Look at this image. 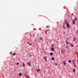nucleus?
Returning <instances> with one entry per match:
<instances>
[{
  "label": "nucleus",
  "mask_w": 78,
  "mask_h": 78,
  "mask_svg": "<svg viewBox=\"0 0 78 78\" xmlns=\"http://www.w3.org/2000/svg\"><path fill=\"white\" fill-rule=\"evenodd\" d=\"M27 64H28V66H30L31 63H30V62H27Z\"/></svg>",
  "instance_id": "1"
},
{
  "label": "nucleus",
  "mask_w": 78,
  "mask_h": 78,
  "mask_svg": "<svg viewBox=\"0 0 78 78\" xmlns=\"http://www.w3.org/2000/svg\"><path fill=\"white\" fill-rule=\"evenodd\" d=\"M72 63H73V64H76V62H75V60H73Z\"/></svg>",
  "instance_id": "2"
},
{
  "label": "nucleus",
  "mask_w": 78,
  "mask_h": 78,
  "mask_svg": "<svg viewBox=\"0 0 78 78\" xmlns=\"http://www.w3.org/2000/svg\"><path fill=\"white\" fill-rule=\"evenodd\" d=\"M65 24H66V26L67 27H70V25H69V24L68 23H65Z\"/></svg>",
  "instance_id": "3"
},
{
  "label": "nucleus",
  "mask_w": 78,
  "mask_h": 78,
  "mask_svg": "<svg viewBox=\"0 0 78 78\" xmlns=\"http://www.w3.org/2000/svg\"><path fill=\"white\" fill-rule=\"evenodd\" d=\"M44 59L46 61H47V57L46 56H44Z\"/></svg>",
  "instance_id": "4"
},
{
  "label": "nucleus",
  "mask_w": 78,
  "mask_h": 78,
  "mask_svg": "<svg viewBox=\"0 0 78 78\" xmlns=\"http://www.w3.org/2000/svg\"><path fill=\"white\" fill-rule=\"evenodd\" d=\"M23 67H25V64L24 63V62H23Z\"/></svg>",
  "instance_id": "5"
},
{
  "label": "nucleus",
  "mask_w": 78,
  "mask_h": 78,
  "mask_svg": "<svg viewBox=\"0 0 78 78\" xmlns=\"http://www.w3.org/2000/svg\"><path fill=\"white\" fill-rule=\"evenodd\" d=\"M73 25H74V24H75V20H73Z\"/></svg>",
  "instance_id": "6"
},
{
  "label": "nucleus",
  "mask_w": 78,
  "mask_h": 78,
  "mask_svg": "<svg viewBox=\"0 0 78 78\" xmlns=\"http://www.w3.org/2000/svg\"><path fill=\"white\" fill-rule=\"evenodd\" d=\"M66 42L67 45H69V42H67V40H66Z\"/></svg>",
  "instance_id": "7"
},
{
  "label": "nucleus",
  "mask_w": 78,
  "mask_h": 78,
  "mask_svg": "<svg viewBox=\"0 0 78 78\" xmlns=\"http://www.w3.org/2000/svg\"><path fill=\"white\" fill-rule=\"evenodd\" d=\"M51 51H54V48H52L51 49Z\"/></svg>",
  "instance_id": "8"
},
{
  "label": "nucleus",
  "mask_w": 78,
  "mask_h": 78,
  "mask_svg": "<svg viewBox=\"0 0 78 78\" xmlns=\"http://www.w3.org/2000/svg\"><path fill=\"white\" fill-rule=\"evenodd\" d=\"M27 44H29V45H32V44H30V43H29V42H28L27 41Z\"/></svg>",
  "instance_id": "9"
},
{
  "label": "nucleus",
  "mask_w": 78,
  "mask_h": 78,
  "mask_svg": "<svg viewBox=\"0 0 78 78\" xmlns=\"http://www.w3.org/2000/svg\"><path fill=\"white\" fill-rule=\"evenodd\" d=\"M76 40V37H74L73 39V41H75Z\"/></svg>",
  "instance_id": "10"
},
{
  "label": "nucleus",
  "mask_w": 78,
  "mask_h": 78,
  "mask_svg": "<svg viewBox=\"0 0 78 78\" xmlns=\"http://www.w3.org/2000/svg\"><path fill=\"white\" fill-rule=\"evenodd\" d=\"M51 56H52L53 55V52H50V53Z\"/></svg>",
  "instance_id": "11"
},
{
  "label": "nucleus",
  "mask_w": 78,
  "mask_h": 78,
  "mask_svg": "<svg viewBox=\"0 0 78 78\" xmlns=\"http://www.w3.org/2000/svg\"><path fill=\"white\" fill-rule=\"evenodd\" d=\"M65 25L64 24H63V28H64V29H66V27H65Z\"/></svg>",
  "instance_id": "12"
},
{
  "label": "nucleus",
  "mask_w": 78,
  "mask_h": 78,
  "mask_svg": "<svg viewBox=\"0 0 78 78\" xmlns=\"http://www.w3.org/2000/svg\"><path fill=\"white\" fill-rule=\"evenodd\" d=\"M71 47H74V45H73V44H71Z\"/></svg>",
  "instance_id": "13"
},
{
  "label": "nucleus",
  "mask_w": 78,
  "mask_h": 78,
  "mask_svg": "<svg viewBox=\"0 0 78 78\" xmlns=\"http://www.w3.org/2000/svg\"><path fill=\"white\" fill-rule=\"evenodd\" d=\"M72 62V61H71V60H69L68 61V62H69V63H70V62Z\"/></svg>",
  "instance_id": "14"
},
{
  "label": "nucleus",
  "mask_w": 78,
  "mask_h": 78,
  "mask_svg": "<svg viewBox=\"0 0 78 78\" xmlns=\"http://www.w3.org/2000/svg\"><path fill=\"white\" fill-rule=\"evenodd\" d=\"M40 69H37V72H40Z\"/></svg>",
  "instance_id": "15"
},
{
  "label": "nucleus",
  "mask_w": 78,
  "mask_h": 78,
  "mask_svg": "<svg viewBox=\"0 0 78 78\" xmlns=\"http://www.w3.org/2000/svg\"><path fill=\"white\" fill-rule=\"evenodd\" d=\"M73 70L74 73H75V69H73Z\"/></svg>",
  "instance_id": "16"
},
{
  "label": "nucleus",
  "mask_w": 78,
  "mask_h": 78,
  "mask_svg": "<svg viewBox=\"0 0 78 78\" xmlns=\"http://www.w3.org/2000/svg\"><path fill=\"white\" fill-rule=\"evenodd\" d=\"M19 76H21L22 74H21V73H19Z\"/></svg>",
  "instance_id": "17"
},
{
  "label": "nucleus",
  "mask_w": 78,
  "mask_h": 78,
  "mask_svg": "<svg viewBox=\"0 0 78 78\" xmlns=\"http://www.w3.org/2000/svg\"><path fill=\"white\" fill-rule=\"evenodd\" d=\"M75 64H74V67H76V65Z\"/></svg>",
  "instance_id": "18"
},
{
  "label": "nucleus",
  "mask_w": 78,
  "mask_h": 78,
  "mask_svg": "<svg viewBox=\"0 0 78 78\" xmlns=\"http://www.w3.org/2000/svg\"><path fill=\"white\" fill-rule=\"evenodd\" d=\"M51 60H55V58L52 57L51 58Z\"/></svg>",
  "instance_id": "19"
},
{
  "label": "nucleus",
  "mask_w": 78,
  "mask_h": 78,
  "mask_svg": "<svg viewBox=\"0 0 78 78\" xmlns=\"http://www.w3.org/2000/svg\"><path fill=\"white\" fill-rule=\"evenodd\" d=\"M63 64L64 65H66V62H63Z\"/></svg>",
  "instance_id": "20"
},
{
  "label": "nucleus",
  "mask_w": 78,
  "mask_h": 78,
  "mask_svg": "<svg viewBox=\"0 0 78 78\" xmlns=\"http://www.w3.org/2000/svg\"><path fill=\"white\" fill-rule=\"evenodd\" d=\"M17 65H19V62H17L16 63Z\"/></svg>",
  "instance_id": "21"
},
{
  "label": "nucleus",
  "mask_w": 78,
  "mask_h": 78,
  "mask_svg": "<svg viewBox=\"0 0 78 78\" xmlns=\"http://www.w3.org/2000/svg\"><path fill=\"white\" fill-rule=\"evenodd\" d=\"M13 56H15V55H16V53H13Z\"/></svg>",
  "instance_id": "22"
},
{
  "label": "nucleus",
  "mask_w": 78,
  "mask_h": 78,
  "mask_svg": "<svg viewBox=\"0 0 78 78\" xmlns=\"http://www.w3.org/2000/svg\"><path fill=\"white\" fill-rule=\"evenodd\" d=\"M49 27V26H46V28H48Z\"/></svg>",
  "instance_id": "23"
},
{
  "label": "nucleus",
  "mask_w": 78,
  "mask_h": 78,
  "mask_svg": "<svg viewBox=\"0 0 78 78\" xmlns=\"http://www.w3.org/2000/svg\"><path fill=\"white\" fill-rule=\"evenodd\" d=\"M75 20H77V19L76 18H75Z\"/></svg>",
  "instance_id": "24"
},
{
  "label": "nucleus",
  "mask_w": 78,
  "mask_h": 78,
  "mask_svg": "<svg viewBox=\"0 0 78 78\" xmlns=\"http://www.w3.org/2000/svg\"><path fill=\"white\" fill-rule=\"evenodd\" d=\"M53 46H54V45L52 44V47H53Z\"/></svg>",
  "instance_id": "25"
},
{
  "label": "nucleus",
  "mask_w": 78,
  "mask_h": 78,
  "mask_svg": "<svg viewBox=\"0 0 78 78\" xmlns=\"http://www.w3.org/2000/svg\"><path fill=\"white\" fill-rule=\"evenodd\" d=\"M66 48H68V47L67 46V47H66Z\"/></svg>",
  "instance_id": "26"
},
{
  "label": "nucleus",
  "mask_w": 78,
  "mask_h": 78,
  "mask_svg": "<svg viewBox=\"0 0 78 78\" xmlns=\"http://www.w3.org/2000/svg\"><path fill=\"white\" fill-rule=\"evenodd\" d=\"M40 39L41 40H42V38H40Z\"/></svg>",
  "instance_id": "27"
},
{
  "label": "nucleus",
  "mask_w": 78,
  "mask_h": 78,
  "mask_svg": "<svg viewBox=\"0 0 78 78\" xmlns=\"http://www.w3.org/2000/svg\"><path fill=\"white\" fill-rule=\"evenodd\" d=\"M66 39H67V40H68V38H66Z\"/></svg>",
  "instance_id": "28"
},
{
  "label": "nucleus",
  "mask_w": 78,
  "mask_h": 78,
  "mask_svg": "<svg viewBox=\"0 0 78 78\" xmlns=\"http://www.w3.org/2000/svg\"><path fill=\"white\" fill-rule=\"evenodd\" d=\"M55 65H56V66H57L58 65L57 64V63H56V64H55Z\"/></svg>",
  "instance_id": "29"
},
{
  "label": "nucleus",
  "mask_w": 78,
  "mask_h": 78,
  "mask_svg": "<svg viewBox=\"0 0 78 78\" xmlns=\"http://www.w3.org/2000/svg\"><path fill=\"white\" fill-rule=\"evenodd\" d=\"M30 57H31V55H30Z\"/></svg>",
  "instance_id": "30"
}]
</instances>
